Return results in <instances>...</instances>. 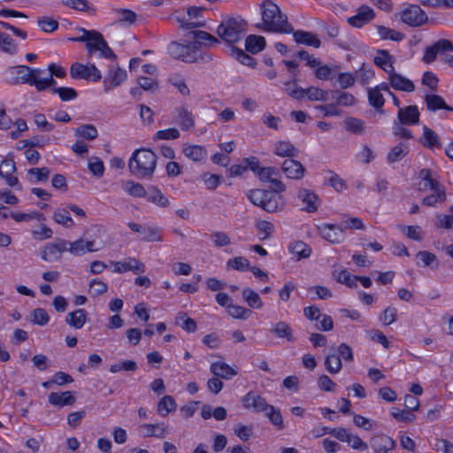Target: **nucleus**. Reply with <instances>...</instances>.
I'll return each mask as SVG.
<instances>
[{"instance_id": "obj_1", "label": "nucleus", "mask_w": 453, "mask_h": 453, "mask_svg": "<svg viewBox=\"0 0 453 453\" xmlns=\"http://www.w3.org/2000/svg\"><path fill=\"white\" fill-rule=\"evenodd\" d=\"M270 183L272 190L251 189L247 196L254 205L269 213L281 211L285 207V200L280 194L286 191V186L278 178H273Z\"/></svg>"}, {"instance_id": "obj_2", "label": "nucleus", "mask_w": 453, "mask_h": 453, "mask_svg": "<svg viewBox=\"0 0 453 453\" xmlns=\"http://www.w3.org/2000/svg\"><path fill=\"white\" fill-rule=\"evenodd\" d=\"M263 22L257 27L267 32L290 34L293 27L288 21V17L281 12L280 7L271 0H265L260 4Z\"/></svg>"}, {"instance_id": "obj_3", "label": "nucleus", "mask_w": 453, "mask_h": 453, "mask_svg": "<svg viewBox=\"0 0 453 453\" xmlns=\"http://www.w3.org/2000/svg\"><path fill=\"white\" fill-rule=\"evenodd\" d=\"M157 155L149 149H137L128 161V168L137 178H150L157 167Z\"/></svg>"}, {"instance_id": "obj_4", "label": "nucleus", "mask_w": 453, "mask_h": 453, "mask_svg": "<svg viewBox=\"0 0 453 453\" xmlns=\"http://www.w3.org/2000/svg\"><path fill=\"white\" fill-rule=\"evenodd\" d=\"M80 31L82 33L81 36L70 38V40L85 42L86 50L89 57H92L96 51H99L101 58L106 59H115L117 58V55L109 47L100 32L96 30H87L85 28H80Z\"/></svg>"}, {"instance_id": "obj_5", "label": "nucleus", "mask_w": 453, "mask_h": 453, "mask_svg": "<svg viewBox=\"0 0 453 453\" xmlns=\"http://www.w3.org/2000/svg\"><path fill=\"white\" fill-rule=\"evenodd\" d=\"M247 32V22L241 17H226L222 19L217 28L219 41L227 45H234L240 42Z\"/></svg>"}, {"instance_id": "obj_6", "label": "nucleus", "mask_w": 453, "mask_h": 453, "mask_svg": "<svg viewBox=\"0 0 453 453\" xmlns=\"http://www.w3.org/2000/svg\"><path fill=\"white\" fill-rule=\"evenodd\" d=\"M111 63L108 65V70L104 74L103 84L104 91L109 93L114 88L119 87L127 79V71L121 68L117 63V58L111 59Z\"/></svg>"}, {"instance_id": "obj_7", "label": "nucleus", "mask_w": 453, "mask_h": 453, "mask_svg": "<svg viewBox=\"0 0 453 453\" xmlns=\"http://www.w3.org/2000/svg\"><path fill=\"white\" fill-rule=\"evenodd\" d=\"M70 75L75 80H85L93 82H97L102 79L100 70L94 64L84 65L79 62L71 65Z\"/></svg>"}, {"instance_id": "obj_8", "label": "nucleus", "mask_w": 453, "mask_h": 453, "mask_svg": "<svg viewBox=\"0 0 453 453\" xmlns=\"http://www.w3.org/2000/svg\"><path fill=\"white\" fill-rule=\"evenodd\" d=\"M401 20L413 27H418L428 20L426 13L418 4H409L401 12Z\"/></svg>"}, {"instance_id": "obj_9", "label": "nucleus", "mask_w": 453, "mask_h": 453, "mask_svg": "<svg viewBox=\"0 0 453 453\" xmlns=\"http://www.w3.org/2000/svg\"><path fill=\"white\" fill-rule=\"evenodd\" d=\"M196 47V42H188L186 44L177 42H172L168 45V53L175 59L183 61L185 63H193L194 53Z\"/></svg>"}, {"instance_id": "obj_10", "label": "nucleus", "mask_w": 453, "mask_h": 453, "mask_svg": "<svg viewBox=\"0 0 453 453\" xmlns=\"http://www.w3.org/2000/svg\"><path fill=\"white\" fill-rule=\"evenodd\" d=\"M12 73L16 74L14 82L16 84L36 85L37 78L43 73L41 69H32L27 65H18L12 68Z\"/></svg>"}, {"instance_id": "obj_11", "label": "nucleus", "mask_w": 453, "mask_h": 453, "mask_svg": "<svg viewBox=\"0 0 453 453\" xmlns=\"http://www.w3.org/2000/svg\"><path fill=\"white\" fill-rule=\"evenodd\" d=\"M450 51H453V43L448 39H440L425 49L422 60L426 64H431L436 59L438 54L442 55Z\"/></svg>"}, {"instance_id": "obj_12", "label": "nucleus", "mask_w": 453, "mask_h": 453, "mask_svg": "<svg viewBox=\"0 0 453 453\" xmlns=\"http://www.w3.org/2000/svg\"><path fill=\"white\" fill-rule=\"evenodd\" d=\"M319 234L330 243L336 244L344 241L343 227L337 224L324 223L318 226Z\"/></svg>"}, {"instance_id": "obj_13", "label": "nucleus", "mask_w": 453, "mask_h": 453, "mask_svg": "<svg viewBox=\"0 0 453 453\" xmlns=\"http://www.w3.org/2000/svg\"><path fill=\"white\" fill-rule=\"evenodd\" d=\"M243 407L255 412L265 411L268 408L265 399L256 392L250 391L242 398Z\"/></svg>"}, {"instance_id": "obj_14", "label": "nucleus", "mask_w": 453, "mask_h": 453, "mask_svg": "<svg viewBox=\"0 0 453 453\" xmlns=\"http://www.w3.org/2000/svg\"><path fill=\"white\" fill-rule=\"evenodd\" d=\"M297 198L303 203V211L307 212H315L320 205V200L315 192L307 189L300 188L297 192Z\"/></svg>"}, {"instance_id": "obj_15", "label": "nucleus", "mask_w": 453, "mask_h": 453, "mask_svg": "<svg viewBox=\"0 0 453 453\" xmlns=\"http://www.w3.org/2000/svg\"><path fill=\"white\" fill-rule=\"evenodd\" d=\"M375 17L374 11L368 5L363 4L357 9L356 15L348 18L347 22L354 27H362Z\"/></svg>"}, {"instance_id": "obj_16", "label": "nucleus", "mask_w": 453, "mask_h": 453, "mask_svg": "<svg viewBox=\"0 0 453 453\" xmlns=\"http://www.w3.org/2000/svg\"><path fill=\"white\" fill-rule=\"evenodd\" d=\"M16 171L17 168L13 159H4L2 161L0 165L1 178L5 180L8 186L12 188L18 187L19 189H21L18 178L12 175Z\"/></svg>"}, {"instance_id": "obj_17", "label": "nucleus", "mask_w": 453, "mask_h": 453, "mask_svg": "<svg viewBox=\"0 0 453 453\" xmlns=\"http://www.w3.org/2000/svg\"><path fill=\"white\" fill-rule=\"evenodd\" d=\"M419 111L417 105H409L403 108H399L397 118L399 123L402 125H417L419 122Z\"/></svg>"}, {"instance_id": "obj_18", "label": "nucleus", "mask_w": 453, "mask_h": 453, "mask_svg": "<svg viewBox=\"0 0 453 453\" xmlns=\"http://www.w3.org/2000/svg\"><path fill=\"white\" fill-rule=\"evenodd\" d=\"M114 265V272L123 273L127 271H132L135 273H144L145 265L134 257H128L125 261L112 262Z\"/></svg>"}, {"instance_id": "obj_19", "label": "nucleus", "mask_w": 453, "mask_h": 453, "mask_svg": "<svg viewBox=\"0 0 453 453\" xmlns=\"http://www.w3.org/2000/svg\"><path fill=\"white\" fill-rule=\"evenodd\" d=\"M174 122L182 130H188L195 127V119L192 112L184 106L177 107L173 115Z\"/></svg>"}, {"instance_id": "obj_20", "label": "nucleus", "mask_w": 453, "mask_h": 453, "mask_svg": "<svg viewBox=\"0 0 453 453\" xmlns=\"http://www.w3.org/2000/svg\"><path fill=\"white\" fill-rule=\"evenodd\" d=\"M281 168L286 176L293 180L302 179L305 173L303 165L293 157L285 159Z\"/></svg>"}, {"instance_id": "obj_21", "label": "nucleus", "mask_w": 453, "mask_h": 453, "mask_svg": "<svg viewBox=\"0 0 453 453\" xmlns=\"http://www.w3.org/2000/svg\"><path fill=\"white\" fill-rule=\"evenodd\" d=\"M388 81L390 86L395 90L404 92H412L415 90V85L411 80L395 72L388 75Z\"/></svg>"}, {"instance_id": "obj_22", "label": "nucleus", "mask_w": 453, "mask_h": 453, "mask_svg": "<svg viewBox=\"0 0 453 453\" xmlns=\"http://www.w3.org/2000/svg\"><path fill=\"white\" fill-rule=\"evenodd\" d=\"M293 34L294 40L298 44H304L306 46H311L316 49L321 45L320 40L311 32L296 30L291 33Z\"/></svg>"}, {"instance_id": "obj_23", "label": "nucleus", "mask_w": 453, "mask_h": 453, "mask_svg": "<svg viewBox=\"0 0 453 453\" xmlns=\"http://www.w3.org/2000/svg\"><path fill=\"white\" fill-rule=\"evenodd\" d=\"M94 241L78 239L71 242L69 245V252L73 256H82L87 252H94L98 250V249L94 248Z\"/></svg>"}, {"instance_id": "obj_24", "label": "nucleus", "mask_w": 453, "mask_h": 453, "mask_svg": "<svg viewBox=\"0 0 453 453\" xmlns=\"http://www.w3.org/2000/svg\"><path fill=\"white\" fill-rule=\"evenodd\" d=\"M420 143L430 150L441 149L442 147L439 135L426 126L423 127V134L420 139Z\"/></svg>"}, {"instance_id": "obj_25", "label": "nucleus", "mask_w": 453, "mask_h": 453, "mask_svg": "<svg viewBox=\"0 0 453 453\" xmlns=\"http://www.w3.org/2000/svg\"><path fill=\"white\" fill-rule=\"evenodd\" d=\"M392 56L386 50H378L377 56L374 58V64L384 70L388 75L395 72Z\"/></svg>"}, {"instance_id": "obj_26", "label": "nucleus", "mask_w": 453, "mask_h": 453, "mask_svg": "<svg viewBox=\"0 0 453 453\" xmlns=\"http://www.w3.org/2000/svg\"><path fill=\"white\" fill-rule=\"evenodd\" d=\"M76 399L71 391L61 393L52 392L49 395V403L54 406L64 407L73 405Z\"/></svg>"}, {"instance_id": "obj_27", "label": "nucleus", "mask_w": 453, "mask_h": 453, "mask_svg": "<svg viewBox=\"0 0 453 453\" xmlns=\"http://www.w3.org/2000/svg\"><path fill=\"white\" fill-rule=\"evenodd\" d=\"M144 430V437L164 438L168 434V426L165 423L143 424L140 426Z\"/></svg>"}, {"instance_id": "obj_28", "label": "nucleus", "mask_w": 453, "mask_h": 453, "mask_svg": "<svg viewBox=\"0 0 453 453\" xmlns=\"http://www.w3.org/2000/svg\"><path fill=\"white\" fill-rule=\"evenodd\" d=\"M210 371L215 376L223 378L225 380H230L237 373L226 363L222 361L213 362L211 365Z\"/></svg>"}, {"instance_id": "obj_29", "label": "nucleus", "mask_w": 453, "mask_h": 453, "mask_svg": "<svg viewBox=\"0 0 453 453\" xmlns=\"http://www.w3.org/2000/svg\"><path fill=\"white\" fill-rule=\"evenodd\" d=\"M146 198L150 203L162 208H166L170 205L168 198L156 186H149Z\"/></svg>"}, {"instance_id": "obj_30", "label": "nucleus", "mask_w": 453, "mask_h": 453, "mask_svg": "<svg viewBox=\"0 0 453 453\" xmlns=\"http://www.w3.org/2000/svg\"><path fill=\"white\" fill-rule=\"evenodd\" d=\"M87 319V311L84 309H77L66 315L65 323L75 329H81Z\"/></svg>"}, {"instance_id": "obj_31", "label": "nucleus", "mask_w": 453, "mask_h": 453, "mask_svg": "<svg viewBox=\"0 0 453 453\" xmlns=\"http://www.w3.org/2000/svg\"><path fill=\"white\" fill-rule=\"evenodd\" d=\"M265 45V39L261 35H250L246 37L245 49L251 54H257L262 51Z\"/></svg>"}, {"instance_id": "obj_32", "label": "nucleus", "mask_w": 453, "mask_h": 453, "mask_svg": "<svg viewBox=\"0 0 453 453\" xmlns=\"http://www.w3.org/2000/svg\"><path fill=\"white\" fill-rule=\"evenodd\" d=\"M425 101L426 108L430 111H436L441 109L453 111V107L448 105L444 99L439 95H426Z\"/></svg>"}, {"instance_id": "obj_33", "label": "nucleus", "mask_w": 453, "mask_h": 453, "mask_svg": "<svg viewBox=\"0 0 453 453\" xmlns=\"http://www.w3.org/2000/svg\"><path fill=\"white\" fill-rule=\"evenodd\" d=\"M417 265L423 267L429 266L432 269H437L439 267V260L435 254L422 250L416 254Z\"/></svg>"}, {"instance_id": "obj_34", "label": "nucleus", "mask_w": 453, "mask_h": 453, "mask_svg": "<svg viewBox=\"0 0 453 453\" xmlns=\"http://www.w3.org/2000/svg\"><path fill=\"white\" fill-rule=\"evenodd\" d=\"M271 332L279 338L286 339L288 342L295 341L293 330L285 321H279L271 328Z\"/></svg>"}, {"instance_id": "obj_35", "label": "nucleus", "mask_w": 453, "mask_h": 453, "mask_svg": "<svg viewBox=\"0 0 453 453\" xmlns=\"http://www.w3.org/2000/svg\"><path fill=\"white\" fill-rule=\"evenodd\" d=\"M183 153L185 157L195 162L202 161L207 156L205 148L200 145H186L183 147Z\"/></svg>"}, {"instance_id": "obj_36", "label": "nucleus", "mask_w": 453, "mask_h": 453, "mask_svg": "<svg viewBox=\"0 0 453 453\" xmlns=\"http://www.w3.org/2000/svg\"><path fill=\"white\" fill-rule=\"evenodd\" d=\"M408 144L400 142L389 150L387 156V161L389 164L399 162L408 154Z\"/></svg>"}, {"instance_id": "obj_37", "label": "nucleus", "mask_w": 453, "mask_h": 453, "mask_svg": "<svg viewBox=\"0 0 453 453\" xmlns=\"http://www.w3.org/2000/svg\"><path fill=\"white\" fill-rule=\"evenodd\" d=\"M274 153L282 157H296L298 156V150L288 142H278L275 144Z\"/></svg>"}, {"instance_id": "obj_38", "label": "nucleus", "mask_w": 453, "mask_h": 453, "mask_svg": "<svg viewBox=\"0 0 453 453\" xmlns=\"http://www.w3.org/2000/svg\"><path fill=\"white\" fill-rule=\"evenodd\" d=\"M176 403L173 396L164 395L157 403V411L162 417H166L170 412L175 411Z\"/></svg>"}, {"instance_id": "obj_39", "label": "nucleus", "mask_w": 453, "mask_h": 453, "mask_svg": "<svg viewBox=\"0 0 453 453\" xmlns=\"http://www.w3.org/2000/svg\"><path fill=\"white\" fill-rule=\"evenodd\" d=\"M242 296L243 300L251 309H260L263 306V302L259 295L255 290L250 288H245L242 292Z\"/></svg>"}, {"instance_id": "obj_40", "label": "nucleus", "mask_w": 453, "mask_h": 453, "mask_svg": "<svg viewBox=\"0 0 453 453\" xmlns=\"http://www.w3.org/2000/svg\"><path fill=\"white\" fill-rule=\"evenodd\" d=\"M264 412L270 422L276 426L278 430H282L285 427L280 409L269 404L268 408Z\"/></svg>"}, {"instance_id": "obj_41", "label": "nucleus", "mask_w": 453, "mask_h": 453, "mask_svg": "<svg viewBox=\"0 0 453 453\" xmlns=\"http://www.w3.org/2000/svg\"><path fill=\"white\" fill-rule=\"evenodd\" d=\"M433 193L425 196L422 200V204L426 206H435L437 203H442L446 200L445 188H438L432 190Z\"/></svg>"}, {"instance_id": "obj_42", "label": "nucleus", "mask_w": 453, "mask_h": 453, "mask_svg": "<svg viewBox=\"0 0 453 453\" xmlns=\"http://www.w3.org/2000/svg\"><path fill=\"white\" fill-rule=\"evenodd\" d=\"M290 252L296 257L297 259L307 258L311 254V249L308 244L302 241H296L290 244Z\"/></svg>"}, {"instance_id": "obj_43", "label": "nucleus", "mask_w": 453, "mask_h": 453, "mask_svg": "<svg viewBox=\"0 0 453 453\" xmlns=\"http://www.w3.org/2000/svg\"><path fill=\"white\" fill-rule=\"evenodd\" d=\"M343 123L348 132L355 134H363L365 133V122L360 119L348 117L344 119Z\"/></svg>"}, {"instance_id": "obj_44", "label": "nucleus", "mask_w": 453, "mask_h": 453, "mask_svg": "<svg viewBox=\"0 0 453 453\" xmlns=\"http://www.w3.org/2000/svg\"><path fill=\"white\" fill-rule=\"evenodd\" d=\"M52 218L56 223L65 227H71L74 224L67 207L57 209Z\"/></svg>"}, {"instance_id": "obj_45", "label": "nucleus", "mask_w": 453, "mask_h": 453, "mask_svg": "<svg viewBox=\"0 0 453 453\" xmlns=\"http://www.w3.org/2000/svg\"><path fill=\"white\" fill-rule=\"evenodd\" d=\"M162 233V229L157 226H145L142 240L148 242H161L163 241Z\"/></svg>"}, {"instance_id": "obj_46", "label": "nucleus", "mask_w": 453, "mask_h": 453, "mask_svg": "<svg viewBox=\"0 0 453 453\" xmlns=\"http://www.w3.org/2000/svg\"><path fill=\"white\" fill-rule=\"evenodd\" d=\"M334 276L335 277L337 282L341 284H345L349 288H356L357 287V276L352 275L347 270H342L337 272L336 270L334 272Z\"/></svg>"}, {"instance_id": "obj_47", "label": "nucleus", "mask_w": 453, "mask_h": 453, "mask_svg": "<svg viewBox=\"0 0 453 453\" xmlns=\"http://www.w3.org/2000/svg\"><path fill=\"white\" fill-rule=\"evenodd\" d=\"M377 31L381 40H392L400 42L404 38V35L385 26H377Z\"/></svg>"}, {"instance_id": "obj_48", "label": "nucleus", "mask_w": 453, "mask_h": 453, "mask_svg": "<svg viewBox=\"0 0 453 453\" xmlns=\"http://www.w3.org/2000/svg\"><path fill=\"white\" fill-rule=\"evenodd\" d=\"M325 366L328 372L338 373L342 368L341 357L334 353L327 355L325 358Z\"/></svg>"}, {"instance_id": "obj_49", "label": "nucleus", "mask_w": 453, "mask_h": 453, "mask_svg": "<svg viewBox=\"0 0 453 453\" xmlns=\"http://www.w3.org/2000/svg\"><path fill=\"white\" fill-rule=\"evenodd\" d=\"M124 189L128 195L134 197H146L148 193L141 183L133 180H127L124 184Z\"/></svg>"}, {"instance_id": "obj_50", "label": "nucleus", "mask_w": 453, "mask_h": 453, "mask_svg": "<svg viewBox=\"0 0 453 453\" xmlns=\"http://www.w3.org/2000/svg\"><path fill=\"white\" fill-rule=\"evenodd\" d=\"M368 100L369 104L378 110L380 113H383L382 107L385 103V99L378 88H370L368 90Z\"/></svg>"}, {"instance_id": "obj_51", "label": "nucleus", "mask_w": 453, "mask_h": 453, "mask_svg": "<svg viewBox=\"0 0 453 453\" xmlns=\"http://www.w3.org/2000/svg\"><path fill=\"white\" fill-rule=\"evenodd\" d=\"M176 325L188 333H194L196 330V322L188 318L186 313H179L176 317Z\"/></svg>"}, {"instance_id": "obj_52", "label": "nucleus", "mask_w": 453, "mask_h": 453, "mask_svg": "<svg viewBox=\"0 0 453 453\" xmlns=\"http://www.w3.org/2000/svg\"><path fill=\"white\" fill-rule=\"evenodd\" d=\"M232 56L241 62L242 65H245L247 66L253 67L256 65V60L253 57L247 54L244 50L242 49L236 48L234 46H232L231 48Z\"/></svg>"}, {"instance_id": "obj_53", "label": "nucleus", "mask_w": 453, "mask_h": 453, "mask_svg": "<svg viewBox=\"0 0 453 453\" xmlns=\"http://www.w3.org/2000/svg\"><path fill=\"white\" fill-rule=\"evenodd\" d=\"M75 135L91 141L97 137L98 132L93 125H81L75 130Z\"/></svg>"}, {"instance_id": "obj_54", "label": "nucleus", "mask_w": 453, "mask_h": 453, "mask_svg": "<svg viewBox=\"0 0 453 453\" xmlns=\"http://www.w3.org/2000/svg\"><path fill=\"white\" fill-rule=\"evenodd\" d=\"M333 98L335 99L336 104L338 105L352 106L356 104L355 96L349 92H343L339 90L334 91Z\"/></svg>"}, {"instance_id": "obj_55", "label": "nucleus", "mask_w": 453, "mask_h": 453, "mask_svg": "<svg viewBox=\"0 0 453 453\" xmlns=\"http://www.w3.org/2000/svg\"><path fill=\"white\" fill-rule=\"evenodd\" d=\"M227 312L231 317L236 319H247L252 314L250 309L235 304L227 305Z\"/></svg>"}, {"instance_id": "obj_56", "label": "nucleus", "mask_w": 453, "mask_h": 453, "mask_svg": "<svg viewBox=\"0 0 453 453\" xmlns=\"http://www.w3.org/2000/svg\"><path fill=\"white\" fill-rule=\"evenodd\" d=\"M372 445L388 452L394 449L395 447V441L391 437L382 434L372 439Z\"/></svg>"}, {"instance_id": "obj_57", "label": "nucleus", "mask_w": 453, "mask_h": 453, "mask_svg": "<svg viewBox=\"0 0 453 453\" xmlns=\"http://www.w3.org/2000/svg\"><path fill=\"white\" fill-rule=\"evenodd\" d=\"M10 215L16 222L30 221L32 219H37L39 221L45 220V216L38 211H32L30 213L11 212Z\"/></svg>"}, {"instance_id": "obj_58", "label": "nucleus", "mask_w": 453, "mask_h": 453, "mask_svg": "<svg viewBox=\"0 0 453 453\" xmlns=\"http://www.w3.org/2000/svg\"><path fill=\"white\" fill-rule=\"evenodd\" d=\"M191 34L193 35L194 38L198 40V42H204L209 46L216 45L219 43V39L218 37H215L214 35L209 34L206 31L202 30H193L191 31Z\"/></svg>"}, {"instance_id": "obj_59", "label": "nucleus", "mask_w": 453, "mask_h": 453, "mask_svg": "<svg viewBox=\"0 0 453 453\" xmlns=\"http://www.w3.org/2000/svg\"><path fill=\"white\" fill-rule=\"evenodd\" d=\"M51 91L54 94H58L59 98L64 102L74 100L78 96L77 91L73 88H68V87L52 88Z\"/></svg>"}, {"instance_id": "obj_60", "label": "nucleus", "mask_w": 453, "mask_h": 453, "mask_svg": "<svg viewBox=\"0 0 453 453\" xmlns=\"http://www.w3.org/2000/svg\"><path fill=\"white\" fill-rule=\"evenodd\" d=\"M50 321V316L45 309L36 308L31 313V322L34 325L45 326Z\"/></svg>"}, {"instance_id": "obj_61", "label": "nucleus", "mask_w": 453, "mask_h": 453, "mask_svg": "<svg viewBox=\"0 0 453 453\" xmlns=\"http://www.w3.org/2000/svg\"><path fill=\"white\" fill-rule=\"evenodd\" d=\"M37 25L45 33H52L58 28V20L47 16L39 18Z\"/></svg>"}, {"instance_id": "obj_62", "label": "nucleus", "mask_w": 453, "mask_h": 453, "mask_svg": "<svg viewBox=\"0 0 453 453\" xmlns=\"http://www.w3.org/2000/svg\"><path fill=\"white\" fill-rule=\"evenodd\" d=\"M227 267H231L234 270L245 272L250 269V261L244 257H235L231 258L226 263Z\"/></svg>"}, {"instance_id": "obj_63", "label": "nucleus", "mask_w": 453, "mask_h": 453, "mask_svg": "<svg viewBox=\"0 0 453 453\" xmlns=\"http://www.w3.org/2000/svg\"><path fill=\"white\" fill-rule=\"evenodd\" d=\"M58 249L54 243H48L42 252V258L48 262L58 260L61 256Z\"/></svg>"}, {"instance_id": "obj_64", "label": "nucleus", "mask_w": 453, "mask_h": 453, "mask_svg": "<svg viewBox=\"0 0 453 453\" xmlns=\"http://www.w3.org/2000/svg\"><path fill=\"white\" fill-rule=\"evenodd\" d=\"M0 50L9 54L16 52L14 40L8 34L0 33Z\"/></svg>"}]
</instances>
